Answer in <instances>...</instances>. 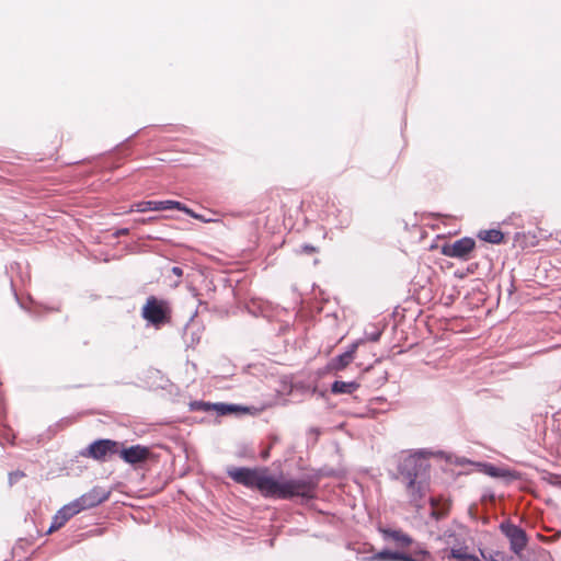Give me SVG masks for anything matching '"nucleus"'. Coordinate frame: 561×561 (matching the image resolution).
Listing matches in <instances>:
<instances>
[{"mask_svg": "<svg viewBox=\"0 0 561 561\" xmlns=\"http://www.w3.org/2000/svg\"><path fill=\"white\" fill-rule=\"evenodd\" d=\"M481 554L483 559L489 560L488 554H484L483 552H481Z\"/></svg>", "mask_w": 561, "mask_h": 561, "instance_id": "obj_29", "label": "nucleus"}, {"mask_svg": "<svg viewBox=\"0 0 561 561\" xmlns=\"http://www.w3.org/2000/svg\"><path fill=\"white\" fill-rule=\"evenodd\" d=\"M317 199H319L320 202H323L325 198H324V196H318Z\"/></svg>", "mask_w": 561, "mask_h": 561, "instance_id": "obj_28", "label": "nucleus"}, {"mask_svg": "<svg viewBox=\"0 0 561 561\" xmlns=\"http://www.w3.org/2000/svg\"><path fill=\"white\" fill-rule=\"evenodd\" d=\"M302 250H304V252L309 253V254L318 252V249L316 247L309 245V244L304 245Z\"/></svg>", "mask_w": 561, "mask_h": 561, "instance_id": "obj_23", "label": "nucleus"}, {"mask_svg": "<svg viewBox=\"0 0 561 561\" xmlns=\"http://www.w3.org/2000/svg\"><path fill=\"white\" fill-rule=\"evenodd\" d=\"M467 537L468 530L460 524H454L444 530L438 539L446 546L444 552L449 550L448 559L478 561V557L468 552Z\"/></svg>", "mask_w": 561, "mask_h": 561, "instance_id": "obj_2", "label": "nucleus"}, {"mask_svg": "<svg viewBox=\"0 0 561 561\" xmlns=\"http://www.w3.org/2000/svg\"><path fill=\"white\" fill-rule=\"evenodd\" d=\"M411 506L421 510L428 492L430 479L402 481Z\"/></svg>", "mask_w": 561, "mask_h": 561, "instance_id": "obj_7", "label": "nucleus"}, {"mask_svg": "<svg viewBox=\"0 0 561 561\" xmlns=\"http://www.w3.org/2000/svg\"><path fill=\"white\" fill-rule=\"evenodd\" d=\"M167 209H178L184 211L193 218L201 219L199 215H196L192 209L187 208L184 204L176 201H144L134 204L128 213L130 211H139L145 213L148 210H167Z\"/></svg>", "mask_w": 561, "mask_h": 561, "instance_id": "obj_5", "label": "nucleus"}, {"mask_svg": "<svg viewBox=\"0 0 561 561\" xmlns=\"http://www.w3.org/2000/svg\"><path fill=\"white\" fill-rule=\"evenodd\" d=\"M127 233H128V229H126V228L118 231V234H121V236H124Z\"/></svg>", "mask_w": 561, "mask_h": 561, "instance_id": "obj_26", "label": "nucleus"}, {"mask_svg": "<svg viewBox=\"0 0 561 561\" xmlns=\"http://www.w3.org/2000/svg\"><path fill=\"white\" fill-rule=\"evenodd\" d=\"M479 239L493 244H500L504 241V234L499 229L481 230L478 233Z\"/></svg>", "mask_w": 561, "mask_h": 561, "instance_id": "obj_17", "label": "nucleus"}, {"mask_svg": "<svg viewBox=\"0 0 561 561\" xmlns=\"http://www.w3.org/2000/svg\"><path fill=\"white\" fill-rule=\"evenodd\" d=\"M108 497V493L100 488H94L90 490L89 492L82 494L80 497L76 499L75 501L78 503V506L80 507V511H84L88 508H92L98 506L99 504L106 501Z\"/></svg>", "mask_w": 561, "mask_h": 561, "instance_id": "obj_11", "label": "nucleus"}, {"mask_svg": "<svg viewBox=\"0 0 561 561\" xmlns=\"http://www.w3.org/2000/svg\"><path fill=\"white\" fill-rule=\"evenodd\" d=\"M380 335H381V332L380 331H376V332H374L371 334H368L366 336V340L370 341V342H377V341H379Z\"/></svg>", "mask_w": 561, "mask_h": 561, "instance_id": "obj_22", "label": "nucleus"}, {"mask_svg": "<svg viewBox=\"0 0 561 561\" xmlns=\"http://www.w3.org/2000/svg\"><path fill=\"white\" fill-rule=\"evenodd\" d=\"M500 529L508 538L513 552L519 554L526 548L527 536L520 527L511 522H504L500 525Z\"/></svg>", "mask_w": 561, "mask_h": 561, "instance_id": "obj_9", "label": "nucleus"}, {"mask_svg": "<svg viewBox=\"0 0 561 561\" xmlns=\"http://www.w3.org/2000/svg\"><path fill=\"white\" fill-rule=\"evenodd\" d=\"M359 383L356 381H340L336 380L331 386V392L334 394L347 393L351 394L359 388Z\"/></svg>", "mask_w": 561, "mask_h": 561, "instance_id": "obj_16", "label": "nucleus"}, {"mask_svg": "<svg viewBox=\"0 0 561 561\" xmlns=\"http://www.w3.org/2000/svg\"><path fill=\"white\" fill-rule=\"evenodd\" d=\"M119 443L112 439H99L89 445L82 453L84 457L93 458L98 461H104L106 457L118 454Z\"/></svg>", "mask_w": 561, "mask_h": 561, "instance_id": "obj_8", "label": "nucleus"}, {"mask_svg": "<svg viewBox=\"0 0 561 561\" xmlns=\"http://www.w3.org/2000/svg\"><path fill=\"white\" fill-rule=\"evenodd\" d=\"M362 343L363 340L354 342L345 353L335 357L330 364L331 369L335 371L344 370L353 362L356 351Z\"/></svg>", "mask_w": 561, "mask_h": 561, "instance_id": "obj_13", "label": "nucleus"}, {"mask_svg": "<svg viewBox=\"0 0 561 561\" xmlns=\"http://www.w3.org/2000/svg\"><path fill=\"white\" fill-rule=\"evenodd\" d=\"M24 477L25 473L21 470L12 471L9 473V482L10 484H14Z\"/></svg>", "mask_w": 561, "mask_h": 561, "instance_id": "obj_21", "label": "nucleus"}, {"mask_svg": "<svg viewBox=\"0 0 561 561\" xmlns=\"http://www.w3.org/2000/svg\"><path fill=\"white\" fill-rule=\"evenodd\" d=\"M430 504L432 507L431 516L436 520L447 517L451 508V500L443 495L431 497Z\"/></svg>", "mask_w": 561, "mask_h": 561, "instance_id": "obj_12", "label": "nucleus"}, {"mask_svg": "<svg viewBox=\"0 0 561 561\" xmlns=\"http://www.w3.org/2000/svg\"><path fill=\"white\" fill-rule=\"evenodd\" d=\"M430 463L421 453L402 455L398 465L401 481L430 479Z\"/></svg>", "mask_w": 561, "mask_h": 561, "instance_id": "obj_3", "label": "nucleus"}, {"mask_svg": "<svg viewBox=\"0 0 561 561\" xmlns=\"http://www.w3.org/2000/svg\"><path fill=\"white\" fill-rule=\"evenodd\" d=\"M558 484H560V485H561V481H560V482H558Z\"/></svg>", "mask_w": 561, "mask_h": 561, "instance_id": "obj_30", "label": "nucleus"}, {"mask_svg": "<svg viewBox=\"0 0 561 561\" xmlns=\"http://www.w3.org/2000/svg\"><path fill=\"white\" fill-rule=\"evenodd\" d=\"M67 522H68V519H66V517L62 514L57 512L53 518V523L48 529V533H53V531L61 528Z\"/></svg>", "mask_w": 561, "mask_h": 561, "instance_id": "obj_20", "label": "nucleus"}, {"mask_svg": "<svg viewBox=\"0 0 561 561\" xmlns=\"http://www.w3.org/2000/svg\"><path fill=\"white\" fill-rule=\"evenodd\" d=\"M141 316L152 325L160 327L171 321V308L167 300L150 296L142 306Z\"/></svg>", "mask_w": 561, "mask_h": 561, "instance_id": "obj_4", "label": "nucleus"}, {"mask_svg": "<svg viewBox=\"0 0 561 561\" xmlns=\"http://www.w3.org/2000/svg\"><path fill=\"white\" fill-rule=\"evenodd\" d=\"M476 248V241L472 238L465 237L451 243L442 245L440 252L448 257L467 261Z\"/></svg>", "mask_w": 561, "mask_h": 561, "instance_id": "obj_6", "label": "nucleus"}, {"mask_svg": "<svg viewBox=\"0 0 561 561\" xmlns=\"http://www.w3.org/2000/svg\"><path fill=\"white\" fill-rule=\"evenodd\" d=\"M267 457H268V451L266 450V451H264V453L262 454V458H263V459H266Z\"/></svg>", "mask_w": 561, "mask_h": 561, "instance_id": "obj_27", "label": "nucleus"}, {"mask_svg": "<svg viewBox=\"0 0 561 561\" xmlns=\"http://www.w3.org/2000/svg\"><path fill=\"white\" fill-rule=\"evenodd\" d=\"M119 457L129 465H138L146 462L151 451L148 447L142 445H134L127 448L119 449Z\"/></svg>", "mask_w": 561, "mask_h": 561, "instance_id": "obj_10", "label": "nucleus"}, {"mask_svg": "<svg viewBox=\"0 0 561 561\" xmlns=\"http://www.w3.org/2000/svg\"><path fill=\"white\" fill-rule=\"evenodd\" d=\"M417 554L422 556L423 558H428L430 557V553L426 550H421L420 552H417Z\"/></svg>", "mask_w": 561, "mask_h": 561, "instance_id": "obj_25", "label": "nucleus"}, {"mask_svg": "<svg viewBox=\"0 0 561 561\" xmlns=\"http://www.w3.org/2000/svg\"><path fill=\"white\" fill-rule=\"evenodd\" d=\"M172 273H173L174 275H176L178 277H182V275H183V271H182V268H181V267H179V266H173V267H172Z\"/></svg>", "mask_w": 561, "mask_h": 561, "instance_id": "obj_24", "label": "nucleus"}, {"mask_svg": "<svg viewBox=\"0 0 561 561\" xmlns=\"http://www.w3.org/2000/svg\"><path fill=\"white\" fill-rule=\"evenodd\" d=\"M402 552L382 550L369 558L370 561H400Z\"/></svg>", "mask_w": 561, "mask_h": 561, "instance_id": "obj_18", "label": "nucleus"}, {"mask_svg": "<svg viewBox=\"0 0 561 561\" xmlns=\"http://www.w3.org/2000/svg\"><path fill=\"white\" fill-rule=\"evenodd\" d=\"M197 409L203 411H210L215 410L220 415H227L239 411H245L244 408H241L239 405L233 404H226V403H207V402H198L196 403Z\"/></svg>", "mask_w": 561, "mask_h": 561, "instance_id": "obj_15", "label": "nucleus"}, {"mask_svg": "<svg viewBox=\"0 0 561 561\" xmlns=\"http://www.w3.org/2000/svg\"><path fill=\"white\" fill-rule=\"evenodd\" d=\"M228 476L237 483L256 489L264 497L289 500L296 496L313 497L316 483L311 479L277 481L265 468H229Z\"/></svg>", "mask_w": 561, "mask_h": 561, "instance_id": "obj_1", "label": "nucleus"}, {"mask_svg": "<svg viewBox=\"0 0 561 561\" xmlns=\"http://www.w3.org/2000/svg\"><path fill=\"white\" fill-rule=\"evenodd\" d=\"M385 539H391L398 547L408 548L413 543V539L400 529L379 528Z\"/></svg>", "mask_w": 561, "mask_h": 561, "instance_id": "obj_14", "label": "nucleus"}, {"mask_svg": "<svg viewBox=\"0 0 561 561\" xmlns=\"http://www.w3.org/2000/svg\"><path fill=\"white\" fill-rule=\"evenodd\" d=\"M58 512L62 514L66 517V519L69 520L71 517L79 514L81 511L80 507L78 506V503L76 501H72L64 505Z\"/></svg>", "mask_w": 561, "mask_h": 561, "instance_id": "obj_19", "label": "nucleus"}]
</instances>
